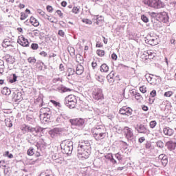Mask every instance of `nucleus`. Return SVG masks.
Returning a JSON list of instances; mask_svg holds the SVG:
<instances>
[{"label": "nucleus", "instance_id": "1", "mask_svg": "<svg viewBox=\"0 0 176 176\" xmlns=\"http://www.w3.org/2000/svg\"><path fill=\"white\" fill-rule=\"evenodd\" d=\"M92 134L96 141H101L107 137V129L102 125H98L92 129Z\"/></svg>", "mask_w": 176, "mask_h": 176}, {"label": "nucleus", "instance_id": "2", "mask_svg": "<svg viewBox=\"0 0 176 176\" xmlns=\"http://www.w3.org/2000/svg\"><path fill=\"white\" fill-rule=\"evenodd\" d=\"M60 148L63 153L72 155V151H74V142L71 140H64L60 144Z\"/></svg>", "mask_w": 176, "mask_h": 176}, {"label": "nucleus", "instance_id": "3", "mask_svg": "<svg viewBox=\"0 0 176 176\" xmlns=\"http://www.w3.org/2000/svg\"><path fill=\"white\" fill-rule=\"evenodd\" d=\"M142 2L153 9H162L166 6L164 2L161 0H142Z\"/></svg>", "mask_w": 176, "mask_h": 176}, {"label": "nucleus", "instance_id": "4", "mask_svg": "<svg viewBox=\"0 0 176 176\" xmlns=\"http://www.w3.org/2000/svg\"><path fill=\"white\" fill-rule=\"evenodd\" d=\"M92 98L96 101L101 102L100 105L104 104V94L101 88H94L92 91Z\"/></svg>", "mask_w": 176, "mask_h": 176}, {"label": "nucleus", "instance_id": "5", "mask_svg": "<svg viewBox=\"0 0 176 176\" xmlns=\"http://www.w3.org/2000/svg\"><path fill=\"white\" fill-rule=\"evenodd\" d=\"M65 105L69 108L70 109H74L76 107L78 100H76V96L74 95H69L64 100Z\"/></svg>", "mask_w": 176, "mask_h": 176}, {"label": "nucleus", "instance_id": "6", "mask_svg": "<svg viewBox=\"0 0 176 176\" xmlns=\"http://www.w3.org/2000/svg\"><path fill=\"white\" fill-rule=\"evenodd\" d=\"M135 129L139 134H144L145 135H149L151 134V131L146 124H138L135 126Z\"/></svg>", "mask_w": 176, "mask_h": 176}, {"label": "nucleus", "instance_id": "7", "mask_svg": "<svg viewBox=\"0 0 176 176\" xmlns=\"http://www.w3.org/2000/svg\"><path fill=\"white\" fill-rule=\"evenodd\" d=\"M91 151L83 148L82 147L78 146V159H81V160H85V159H89Z\"/></svg>", "mask_w": 176, "mask_h": 176}, {"label": "nucleus", "instance_id": "8", "mask_svg": "<svg viewBox=\"0 0 176 176\" xmlns=\"http://www.w3.org/2000/svg\"><path fill=\"white\" fill-rule=\"evenodd\" d=\"M124 135L128 141H133L134 140V132L133 129L129 126H125L123 129Z\"/></svg>", "mask_w": 176, "mask_h": 176}, {"label": "nucleus", "instance_id": "9", "mask_svg": "<svg viewBox=\"0 0 176 176\" xmlns=\"http://www.w3.org/2000/svg\"><path fill=\"white\" fill-rule=\"evenodd\" d=\"M144 41L146 43L151 45V46H155L157 43V38L152 34H148Z\"/></svg>", "mask_w": 176, "mask_h": 176}, {"label": "nucleus", "instance_id": "10", "mask_svg": "<svg viewBox=\"0 0 176 176\" xmlns=\"http://www.w3.org/2000/svg\"><path fill=\"white\" fill-rule=\"evenodd\" d=\"M70 123L72 126L83 127L85 126V120L83 118H76L74 120H70Z\"/></svg>", "mask_w": 176, "mask_h": 176}, {"label": "nucleus", "instance_id": "11", "mask_svg": "<svg viewBox=\"0 0 176 176\" xmlns=\"http://www.w3.org/2000/svg\"><path fill=\"white\" fill-rule=\"evenodd\" d=\"M78 146L89 151V152H91V144L89 140H81V142L78 144Z\"/></svg>", "mask_w": 176, "mask_h": 176}, {"label": "nucleus", "instance_id": "12", "mask_svg": "<svg viewBox=\"0 0 176 176\" xmlns=\"http://www.w3.org/2000/svg\"><path fill=\"white\" fill-rule=\"evenodd\" d=\"M119 113H120V115H125L126 116H130V115L133 113V109H131V108L130 107L124 106L120 109Z\"/></svg>", "mask_w": 176, "mask_h": 176}, {"label": "nucleus", "instance_id": "13", "mask_svg": "<svg viewBox=\"0 0 176 176\" xmlns=\"http://www.w3.org/2000/svg\"><path fill=\"white\" fill-rule=\"evenodd\" d=\"M158 16V21H162V23H168V14L166 12H162L157 14Z\"/></svg>", "mask_w": 176, "mask_h": 176}, {"label": "nucleus", "instance_id": "14", "mask_svg": "<svg viewBox=\"0 0 176 176\" xmlns=\"http://www.w3.org/2000/svg\"><path fill=\"white\" fill-rule=\"evenodd\" d=\"M17 42L23 47H28L30 46V42H28V40L24 36H19Z\"/></svg>", "mask_w": 176, "mask_h": 176}, {"label": "nucleus", "instance_id": "15", "mask_svg": "<svg viewBox=\"0 0 176 176\" xmlns=\"http://www.w3.org/2000/svg\"><path fill=\"white\" fill-rule=\"evenodd\" d=\"M61 133H63V129L60 128H54L49 132L52 138L57 137V135H60Z\"/></svg>", "mask_w": 176, "mask_h": 176}, {"label": "nucleus", "instance_id": "16", "mask_svg": "<svg viewBox=\"0 0 176 176\" xmlns=\"http://www.w3.org/2000/svg\"><path fill=\"white\" fill-rule=\"evenodd\" d=\"M165 146L168 151H175L176 142L173 140H169L166 142Z\"/></svg>", "mask_w": 176, "mask_h": 176}, {"label": "nucleus", "instance_id": "17", "mask_svg": "<svg viewBox=\"0 0 176 176\" xmlns=\"http://www.w3.org/2000/svg\"><path fill=\"white\" fill-rule=\"evenodd\" d=\"M158 159L161 160L162 164L164 167H166L168 163V157L165 154H160Z\"/></svg>", "mask_w": 176, "mask_h": 176}, {"label": "nucleus", "instance_id": "18", "mask_svg": "<svg viewBox=\"0 0 176 176\" xmlns=\"http://www.w3.org/2000/svg\"><path fill=\"white\" fill-rule=\"evenodd\" d=\"M50 118H52V114H40V120L44 124L49 123Z\"/></svg>", "mask_w": 176, "mask_h": 176}, {"label": "nucleus", "instance_id": "19", "mask_svg": "<svg viewBox=\"0 0 176 176\" xmlns=\"http://www.w3.org/2000/svg\"><path fill=\"white\" fill-rule=\"evenodd\" d=\"M145 77L148 83H151V85H153V86L156 85V79L153 78V75L151 76V74H146Z\"/></svg>", "mask_w": 176, "mask_h": 176}, {"label": "nucleus", "instance_id": "20", "mask_svg": "<svg viewBox=\"0 0 176 176\" xmlns=\"http://www.w3.org/2000/svg\"><path fill=\"white\" fill-rule=\"evenodd\" d=\"M163 133L165 135H168V137H171V135L174 134V130H173L170 127H165L163 129Z\"/></svg>", "mask_w": 176, "mask_h": 176}, {"label": "nucleus", "instance_id": "21", "mask_svg": "<svg viewBox=\"0 0 176 176\" xmlns=\"http://www.w3.org/2000/svg\"><path fill=\"white\" fill-rule=\"evenodd\" d=\"M107 79L109 82V83H113V82H115V72L112 71L111 72L109 73V74H108L107 76Z\"/></svg>", "mask_w": 176, "mask_h": 176}, {"label": "nucleus", "instance_id": "22", "mask_svg": "<svg viewBox=\"0 0 176 176\" xmlns=\"http://www.w3.org/2000/svg\"><path fill=\"white\" fill-rule=\"evenodd\" d=\"M21 130L23 131V133H32V127L26 124H23L21 127Z\"/></svg>", "mask_w": 176, "mask_h": 176}, {"label": "nucleus", "instance_id": "23", "mask_svg": "<svg viewBox=\"0 0 176 176\" xmlns=\"http://www.w3.org/2000/svg\"><path fill=\"white\" fill-rule=\"evenodd\" d=\"M41 115H52V111H50V108L49 107H42L40 109Z\"/></svg>", "mask_w": 176, "mask_h": 176}, {"label": "nucleus", "instance_id": "24", "mask_svg": "<svg viewBox=\"0 0 176 176\" xmlns=\"http://www.w3.org/2000/svg\"><path fill=\"white\" fill-rule=\"evenodd\" d=\"M85 71V67L80 64L77 65L76 69V75H82Z\"/></svg>", "mask_w": 176, "mask_h": 176}, {"label": "nucleus", "instance_id": "25", "mask_svg": "<svg viewBox=\"0 0 176 176\" xmlns=\"http://www.w3.org/2000/svg\"><path fill=\"white\" fill-rule=\"evenodd\" d=\"M3 60H5L6 63H8V64H13V63H14V58L9 54H6L3 57Z\"/></svg>", "mask_w": 176, "mask_h": 176}, {"label": "nucleus", "instance_id": "26", "mask_svg": "<svg viewBox=\"0 0 176 176\" xmlns=\"http://www.w3.org/2000/svg\"><path fill=\"white\" fill-rule=\"evenodd\" d=\"M3 47H13V45H12V42H10V40L9 38H6L3 43H2Z\"/></svg>", "mask_w": 176, "mask_h": 176}, {"label": "nucleus", "instance_id": "27", "mask_svg": "<svg viewBox=\"0 0 176 176\" xmlns=\"http://www.w3.org/2000/svg\"><path fill=\"white\" fill-rule=\"evenodd\" d=\"M105 159L107 160H109L113 163V164H116V160L113 159V155H112V153H108L106 155H104Z\"/></svg>", "mask_w": 176, "mask_h": 176}, {"label": "nucleus", "instance_id": "28", "mask_svg": "<svg viewBox=\"0 0 176 176\" xmlns=\"http://www.w3.org/2000/svg\"><path fill=\"white\" fill-rule=\"evenodd\" d=\"M42 131H43V128L37 126L36 127H32V133H33L34 134H38V133H42Z\"/></svg>", "mask_w": 176, "mask_h": 176}, {"label": "nucleus", "instance_id": "29", "mask_svg": "<svg viewBox=\"0 0 176 176\" xmlns=\"http://www.w3.org/2000/svg\"><path fill=\"white\" fill-rule=\"evenodd\" d=\"M30 22L32 23L34 27H38L39 26V21H37L36 19L34 16H31L30 19Z\"/></svg>", "mask_w": 176, "mask_h": 176}, {"label": "nucleus", "instance_id": "30", "mask_svg": "<svg viewBox=\"0 0 176 176\" xmlns=\"http://www.w3.org/2000/svg\"><path fill=\"white\" fill-rule=\"evenodd\" d=\"M147 60L148 61H151V60H153L155 58V56L156 54L152 52V51H147Z\"/></svg>", "mask_w": 176, "mask_h": 176}, {"label": "nucleus", "instance_id": "31", "mask_svg": "<svg viewBox=\"0 0 176 176\" xmlns=\"http://www.w3.org/2000/svg\"><path fill=\"white\" fill-rule=\"evenodd\" d=\"M100 72H108L109 71V67L107 64L104 63L100 66Z\"/></svg>", "mask_w": 176, "mask_h": 176}, {"label": "nucleus", "instance_id": "32", "mask_svg": "<svg viewBox=\"0 0 176 176\" xmlns=\"http://www.w3.org/2000/svg\"><path fill=\"white\" fill-rule=\"evenodd\" d=\"M10 93H12V91L6 87L1 90V94L4 96H10Z\"/></svg>", "mask_w": 176, "mask_h": 176}, {"label": "nucleus", "instance_id": "33", "mask_svg": "<svg viewBox=\"0 0 176 176\" xmlns=\"http://www.w3.org/2000/svg\"><path fill=\"white\" fill-rule=\"evenodd\" d=\"M37 13L38 14H40L43 17V19H47V14L45 11L42 10L41 9H38L37 10Z\"/></svg>", "mask_w": 176, "mask_h": 176}, {"label": "nucleus", "instance_id": "34", "mask_svg": "<svg viewBox=\"0 0 176 176\" xmlns=\"http://www.w3.org/2000/svg\"><path fill=\"white\" fill-rule=\"evenodd\" d=\"M56 90H62V91H63L64 93L67 91H71V89L67 88L63 85L57 87Z\"/></svg>", "mask_w": 176, "mask_h": 176}, {"label": "nucleus", "instance_id": "35", "mask_svg": "<svg viewBox=\"0 0 176 176\" xmlns=\"http://www.w3.org/2000/svg\"><path fill=\"white\" fill-rule=\"evenodd\" d=\"M141 58L142 61L148 63V52H144L143 54L141 55Z\"/></svg>", "mask_w": 176, "mask_h": 176}, {"label": "nucleus", "instance_id": "36", "mask_svg": "<svg viewBox=\"0 0 176 176\" xmlns=\"http://www.w3.org/2000/svg\"><path fill=\"white\" fill-rule=\"evenodd\" d=\"M10 83H14V82H17V76L15 74H12L9 78Z\"/></svg>", "mask_w": 176, "mask_h": 176}, {"label": "nucleus", "instance_id": "37", "mask_svg": "<svg viewBox=\"0 0 176 176\" xmlns=\"http://www.w3.org/2000/svg\"><path fill=\"white\" fill-rule=\"evenodd\" d=\"M95 78L98 82H100V83H104V76L101 75H96Z\"/></svg>", "mask_w": 176, "mask_h": 176}, {"label": "nucleus", "instance_id": "38", "mask_svg": "<svg viewBox=\"0 0 176 176\" xmlns=\"http://www.w3.org/2000/svg\"><path fill=\"white\" fill-rule=\"evenodd\" d=\"M134 94L135 98V100H137V101H139V102H140V101H142V96H141V94L135 92Z\"/></svg>", "mask_w": 176, "mask_h": 176}, {"label": "nucleus", "instance_id": "39", "mask_svg": "<svg viewBox=\"0 0 176 176\" xmlns=\"http://www.w3.org/2000/svg\"><path fill=\"white\" fill-rule=\"evenodd\" d=\"M66 75H70L72 76L75 75V70L72 69V68H68L66 72Z\"/></svg>", "mask_w": 176, "mask_h": 176}, {"label": "nucleus", "instance_id": "40", "mask_svg": "<svg viewBox=\"0 0 176 176\" xmlns=\"http://www.w3.org/2000/svg\"><path fill=\"white\" fill-rule=\"evenodd\" d=\"M156 145L158 148H161V149H162V148H164V143L162 140H158L156 142Z\"/></svg>", "mask_w": 176, "mask_h": 176}, {"label": "nucleus", "instance_id": "41", "mask_svg": "<svg viewBox=\"0 0 176 176\" xmlns=\"http://www.w3.org/2000/svg\"><path fill=\"white\" fill-rule=\"evenodd\" d=\"M157 124V122H156V120L151 121L149 123V126L151 129H155Z\"/></svg>", "mask_w": 176, "mask_h": 176}, {"label": "nucleus", "instance_id": "42", "mask_svg": "<svg viewBox=\"0 0 176 176\" xmlns=\"http://www.w3.org/2000/svg\"><path fill=\"white\" fill-rule=\"evenodd\" d=\"M28 61L30 64H35L36 63V59L34 57H30L28 58Z\"/></svg>", "mask_w": 176, "mask_h": 176}, {"label": "nucleus", "instance_id": "43", "mask_svg": "<svg viewBox=\"0 0 176 176\" xmlns=\"http://www.w3.org/2000/svg\"><path fill=\"white\" fill-rule=\"evenodd\" d=\"M116 159L117 160H119V162H120V160H123V155H122V154H120V153H118L115 155Z\"/></svg>", "mask_w": 176, "mask_h": 176}, {"label": "nucleus", "instance_id": "44", "mask_svg": "<svg viewBox=\"0 0 176 176\" xmlns=\"http://www.w3.org/2000/svg\"><path fill=\"white\" fill-rule=\"evenodd\" d=\"M96 53H97L98 56H100V57H102L105 55V52L104 50H98L96 51Z\"/></svg>", "mask_w": 176, "mask_h": 176}, {"label": "nucleus", "instance_id": "45", "mask_svg": "<svg viewBox=\"0 0 176 176\" xmlns=\"http://www.w3.org/2000/svg\"><path fill=\"white\" fill-rule=\"evenodd\" d=\"M146 149H153V147L152 146V142H146L145 144Z\"/></svg>", "mask_w": 176, "mask_h": 176}, {"label": "nucleus", "instance_id": "46", "mask_svg": "<svg viewBox=\"0 0 176 176\" xmlns=\"http://www.w3.org/2000/svg\"><path fill=\"white\" fill-rule=\"evenodd\" d=\"M82 23H85V24H89V25L93 24V22L91 21V20L88 19H82Z\"/></svg>", "mask_w": 176, "mask_h": 176}, {"label": "nucleus", "instance_id": "47", "mask_svg": "<svg viewBox=\"0 0 176 176\" xmlns=\"http://www.w3.org/2000/svg\"><path fill=\"white\" fill-rule=\"evenodd\" d=\"M27 17H28V15L27 14H25V12L21 13L20 20H25V19H27Z\"/></svg>", "mask_w": 176, "mask_h": 176}, {"label": "nucleus", "instance_id": "48", "mask_svg": "<svg viewBox=\"0 0 176 176\" xmlns=\"http://www.w3.org/2000/svg\"><path fill=\"white\" fill-rule=\"evenodd\" d=\"M39 47V45H38L37 43H32L31 45V49H32V50H38Z\"/></svg>", "mask_w": 176, "mask_h": 176}, {"label": "nucleus", "instance_id": "49", "mask_svg": "<svg viewBox=\"0 0 176 176\" xmlns=\"http://www.w3.org/2000/svg\"><path fill=\"white\" fill-rule=\"evenodd\" d=\"M141 19L144 23H148L149 22V19L145 15H142Z\"/></svg>", "mask_w": 176, "mask_h": 176}, {"label": "nucleus", "instance_id": "50", "mask_svg": "<svg viewBox=\"0 0 176 176\" xmlns=\"http://www.w3.org/2000/svg\"><path fill=\"white\" fill-rule=\"evenodd\" d=\"M93 20L94 23H96L97 25H100V18L98 16H94Z\"/></svg>", "mask_w": 176, "mask_h": 176}, {"label": "nucleus", "instance_id": "51", "mask_svg": "<svg viewBox=\"0 0 176 176\" xmlns=\"http://www.w3.org/2000/svg\"><path fill=\"white\" fill-rule=\"evenodd\" d=\"M67 50L69 54H74L75 53V49L72 47H68Z\"/></svg>", "mask_w": 176, "mask_h": 176}, {"label": "nucleus", "instance_id": "52", "mask_svg": "<svg viewBox=\"0 0 176 176\" xmlns=\"http://www.w3.org/2000/svg\"><path fill=\"white\" fill-rule=\"evenodd\" d=\"M34 148H30L28 150V155L29 156H32L34 155Z\"/></svg>", "mask_w": 176, "mask_h": 176}, {"label": "nucleus", "instance_id": "53", "mask_svg": "<svg viewBox=\"0 0 176 176\" xmlns=\"http://www.w3.org/2000/svg\"><path fill=\"white\" fill-rule=\"evenodd\" d=\"M140 91H141V93H143V94H145V93H146V87H145L144 85L140 87Z\"/></svg>", "mask_w": 176, "mask_h": 176}, {"label": "nucleus", "instance_id": "54", "mask_svg": "<svg viewBox=\"0 0 176 176\" xmlns=\"http://www.w3.org/2000/svg\"><path fill=\"white\" fill-rule=\"evenodd\" d=\"M171 96H173V91H168L164 94L165 97H171Z\"/></svg>", "mask_w": 176, "mask_h": 176}, {"label": "nucleus", "instance_id": "55", "mask_svg": "<svg viewBox=\"0 0 176 176\" xmlns=\"http://www.w3.org/2000/svg\"><path fill=\"white\" fill-rule=\"evenodd\" d=\"M72 12L75 13V14H78V13H79V8H78V7H74L72 9Z\"/></svg>", "mask_w": 176, "mask_h": 176}, {"label": "nucleus", "instance_id": "56", "mask_svg": "<svg viewBox=\"0 0 176 176\" xmlns=\"http://www.w3.org/2000/svg\"><path fill=\"white\" fill-rule=\"evenodd\" d=\"M50 102H51L52 103H53L54 105H55V107H60V105H61V104H60V102H57L56 101L53 100H51Z\"/></svg>", "mask_w": 176, "mask_h": 176}, {"label": "nucleus", "instance_id": "57", "mask_svg": "<svg viewBox=\"0 0 176 176\" xmlns=\"http://www.w3.org/2000/svg\"><path fill=\"white\" fill-rule=\"evenodd\" d=\"M0 167H6V162L5 160H0Z\"/></svg>", "mask_w": 176, "mask_h": 176}, {"label": "nucleus", "instance_id": "58", "mask_svg": "<svg viewBox=\"0 0 176 176\" xmlns=\"http://www.w3.org/2000/svg\"><path fill=\"white\" fill-rule=\"evenodd\" d=\"M156 90L153 89L151 93H150V96L151 97H152V98H153L154 97H156Z\"/></svg>", "mask_w": 176, "mask_h": 176}, {"label": "nucleus", "instance_id": "59", "mask_svg": "<svg viewBox=\"0 0 176 176\" xmlns=\"http://www.w3.org/2000/svg\"><path fill=\"white\" fill-rule=\"evenodd\" d=\"M6 125L7 126V127H12L13 126V124L12 123V121L7 120V122H6Z\"/></svg>", "mask_w": 176, "mask_h": 176}, {"label": "nucleus", "instance_id": "60", "mask_svg": "<svg viewBox=\"0 0 176 176\" xmlns=\"http://www.w3.org/2000/svg\"><path fill=\"white\" fill-rule=\"evenodd\" d=\"M58 35H60V36H62V38H64V36L65 35V32H64L62 30H58Z\"/></svg>", "mask_w": 176, "mask_h": 176}, {"label": "nucleus", "instance_id": "61", "mask_svg": "<svg viewBox=\"0 0 176 176\" xmlns=\"http://www.w3.org/2000/svg\"><path fill=\"white\" fill-rule=\"evenodd\" d=\"M170 42L171 45H175V38H174V35L171 36Z\"/></svg>", "mask_w": 176, "mask_h": 176}, {"label": "nucleus", "instance_id": "62", "mask_svg": "<svg viewBox=\"0 0 176 176\" xmlns=\"http://www.w3.org/2000/svg\"><path fill=\"white\" fill-rule=\"evenodd\" d=\"M56 13H57L58 16H59V17L63 19V12H61V10H56Z\"/></svg>", "mask_w": 176, "mask_h": 176}, {"label": "nucleus", "instance_id": "63", "mask_svg": "<svg viewBox=\"0 0 176 176\" xmlns=\"http://www.w3.org/2000/svg\"><path fill=\"white\" fill-rule=\"evenodd\" d=\"M47 10L50 13H52L53 12V7H52V6H47Z\"/></svg>", "mask_w": 176, "mask_h": 176}, {"label": "nucleus", "instance_id": "64", "mask_svg": "<svg viewBox=\"0 0 176 176\" xmlns=\"http://www.w3.org/2000/svg\"><path fill=\"white\" fill-rule=\"evenodd\" d=\"M40 56H42V57H47V54L45 51H42L40 52Z\"/></svg>", "mask_w": 176, "mask_h": 176}]
</instances>
